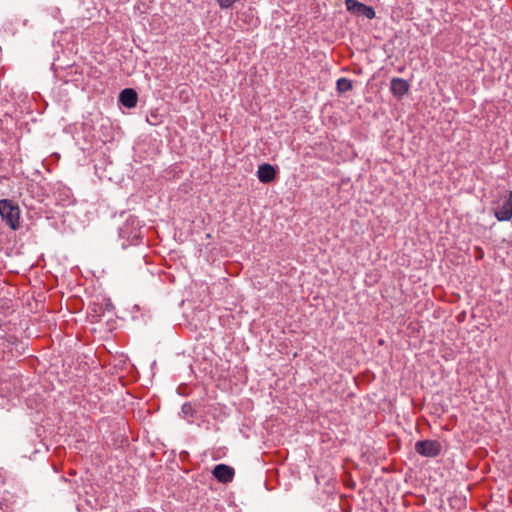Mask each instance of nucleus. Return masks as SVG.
Segmentation results:
<instances>
[{"label":"nucleus","mask_w":512,"mask_h":512,"mask_svg":"<svg viewBox=\"0 0 512 512\" xmlns=\"http://www.w3.org/2000/svg\"><path fill=\"white\" fill-rule=\"evenodd\" d=\"M138 100L137 92L130 88V108H133L136 106Z\"/></svg>","instance_id":"nucleus-11"},{"label":"nucleus","mask_w":512,"mask_h":512,"mask_svg":"<svg viewBox=\"0 0 512 512\" xmlns=\"http://www.w3.org/2000/svg\"><path fill=\"white\" fill-rule=\"evenodd\" d=\"M122 233H123V230L120 228V229H119V236H120V237H123V236H122Z\"/></svg>","instance_id":"nucleus-15"},{"label":"nucleus","mask_w":512,"mask_h":512,"mask_svg":"<svg viewBox=\"0 0 512 512\" xmlns=\"http://www.w3.org/2000/svg\"><path fill=\"white\" fill-rule=\"evenodd\" d=\"M510 502L512 503V498L510 499Z\"/></svg>","instance_id":"nucleus-17"},{"label":"nucleus","mask_w":512,"mask_h":512,"mask_svg":"<svg viewBox=\"0 0 512 512\" xmlns=\"http://www.w3.org/2000/svg\"><path fill=\"white\" fill-rule=\"evenodd\" d=\"M236 0H217L219 6L223 9L230 8Z\"/></svg>","instance_id":"nucleus-12"},{"label":"nucleus","mask_w":512,"mask_h":512,"mask_svg":"<svg viewBox=\"0 0 512 512\" xmlns=\"http://www.w3.org/2000/svg\"><path fill=\"white\" fill-rule=\"evenodd\" d=\"M345 6L347 11L355 16H363L369 20L376 16L372 6H368L358 0H345Z\"/></svg>","instance_id":"nucleus-3"},{"label":"nucleus","mask_w":512,"mask_h":512,"mask_svg":"<svg viewBox=\"0 0 512 512\" xmlns=\"http://www.w3.org/2000/svg\"><path fill=\"white\" fill-rule=\"evenodd\" d=\"M212 474L218 482L227 484L233 481L235 470L229 465L218 464L212 470Z\"/></svg>","instance_id":"nucleus-4"},{"label":"nucleus","mask_w":512,"mask_h":512,"mask_svg":"<svg viewBox=\"0 0 512 512\" xmlns=\"http://www.w3.org/2000/svg\"><path fill=\"white\" fill-rule=\"evenodd\" d=\"M494 216L498 221H510L512 219V190L509 191L503 204L494 210Z\"/></svg>","instance_id":"nucleus-5"},{"label":"nucleus","mask_w":512,"mask_h":512,"mask_svg":"<svg viewBox=\"0 0 512 512\" xmlns=\"http://www.w3.org/2000/svg\"><path fill=\"white\" fill-rule=\"evenodd\" d=\"M0 512H6L2 505H0Z\"/></svg>","instance_id":"nucleus-16"},{"label":"nucleus","mask_w":512,"mask_h":512,"mask_svg":"<svg viewBox=\"0 0 512 512\" xmlns=\"http://www.w3.org/2000/svg\"><path fill=\"white\" fill-rule=\"evenodd\" d=\"M119 103L122 107L128 108V88H125L120 92Z\"/></svg>","instance_id":"nucleus-9"},{"label":"nucleus","mask_w":512,"mask_h":512,"mask_svg":"<svg viewBox=\"0 0 512 512\" xmlns=\"http://www.w3.org/2000/svg\"><path fill=\"white\" fill-rule=\"evenodd\" d=\"M336 88L339 93H345L353 88L352 81L347 78H339L336 82Z\"/></svg>","instance_id":"nucleus-8"},{"label":"nucleus","mask_w":512,"mask_h":512,"mask_svg":"<svg viewBox=\"0 0 512 512\" xmlns=\"http://www.w3.org/2000/svg\"><path fill=\"white\" fill-rule=\"evenodd\" d=\"M133 369H134V366H133V365H130V371H129V374H130V381L132 380V378H133V379H135V378H134V376L132 375Z\"/></svg>","instance_id":"nucleus-13"},{"label":"nucleus","mask_w":512,"mask_h":512,"mask_svg":"<svg viewBox=\"0 0 512 512\" xmlns=\"http://www.w3.org/2000/svg\"><path fill=\"white\" fill-rule=\"evenodd\" d=\"M1 220L13 231L20 228L21 210L17 203L10 199H0Z\"/></svg>","instance_id":"nucleus-1"},{"label":"nucleus","mask_w":512,"mask_h":512,"mask_svg":"<svg viewBox=\"0 0 512 512\" xmlns=\"http://www.w3.org/2000/svg\"><path fill=\"white\" fill-rule=\"evenodd\" d=\"M133 309H136L137 311H139V310H140V307H139V305H135V306L133 307Z\"/></svg>","instance_id":"nucleus-14"},{"label":"nucleus","mask_w":512,"mask_h":512,"mask_svg":"<svg viewBox=\"0 0 512 512\" xmlns=\"http://www.w3.org/2000/svg\"><path fill=\"white\" fill-rule=\"evenodd\" d=\"M182 413L185 417H193L194 409L190 403H184L181 408Z\"/></svg>","instance_id":"nucleus-10"},{"label":"nucleus","mask_w":512,"mask_h":512,"mask_svg":"<svg viewBox=\"0 0 512 512\" xmlns=\"http://www.w3.org/2000/svg\"><path fill=\"white\" fill-rule=\"evenodd\" d=\"M410 84L407 80L399 77H393L390 82V92L393 96L401 99L409 92Z\"/></svg>","instance_id":"nucleus-6"},{"label":"nucleus","mask_w":512,"mask_h":512,"mask_svg":"<svg viewBox=\"0 0 512 512\" xmlns=\"http://www.w3.org/2000/svg\"><path fill=\"white\" fill-rule=\"evenodd\" d=\"M257 176L260 182L270 183L276 177V170L271 164L264 163L258 167Z\"/></svg>","instance_id":"nucleus-7"},{"label":"nucleus","mask_w":512,"mask_h":512,"mask_svg":"<svg viewBox=\"0 0 512 512\" xmlns=\"http://www.w3.org/2000/svg\"><path fill=\"white\" fill-rule=\"evenodd\" d=\"M415 451L428 458H435L442 451L441 443L437 440H420L415 443Z\"/></svg>","instance_id":"nucleus-2"}]
</instances>
